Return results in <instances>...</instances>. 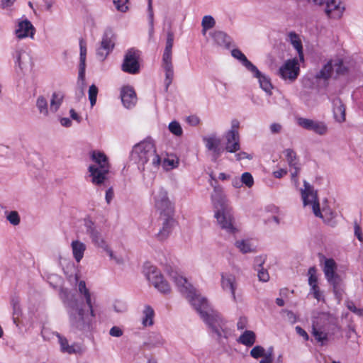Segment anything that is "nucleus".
Returning <instances> with one entry per match:
<instances>
[{
    "label": "nucleus",
    "mask_w": 363,
    "mask_h": 363,
    "mask_svg": "<svg viewBox=\"0 0 363 363\" xmlns=\"http://www.w3.org/2000/svg\"><path fill=\"white\" fill-rule=\"evenodd\" d=\"M169 274L179 291L185 296L201 318L209 325L217 337H220L224 332L225 323L220 314L211 308L206 298L201 296L185 277L173 270L169 272Z\"/></svg>",
    "instance_id": "nucleus-1"
},
{
    "label": "nucleus",
    "mask_w": 363,
    "mask_h": 363,
    "mask_svg": "<svg viewBox=\"0 0 363 363\" xmlns=\"http://www.w3.org/2000/svg\"><path fill=\"white\" fill-rule=\"evenodd\" d=\"M78 290L85 299L87 309H85L83 301L73 296L69 298L67 296L64 300V303L69 316L71 330L74 333L84 334L91 330L95 314L91 303V295L84 281L79 282Z\"/></svg>",
    "instance_id": "nucleus-2"
},
{
    "label": "nucleus",
    "mask_w": 363,
    "mask_h": 363,
    "mask_svg": "<svg viewBox=\"0 0 363 363\" xmlns=\"http://www.w3.org/2000/svg\"><path fill=\"white\" fill-rule=\"evenodd\" d=\"M132 158L144 176L154 174L161 163V158L157 154L155 144L150 139L145 140L133 147Z\"/></svg>",
    "instance_id": "nucleus-3"
},
{
    "label": "nucleus",
    "mask_w": 363,
    "mask_h": 363,
    "mask_svg": "<svg viewBox=\"0 0 363 363\" xmlns=\"http://www.w3.org/2000/svg\"><path fill=\"white\" fill-rule=\"evenodd\" d=\"M211 199L215 211L214 216L220 228L228 234H235L238 229L235 223L232 208L221 191L215 188Z\"/></svg>",
    "instance_id": "nucleus-4"
},
{
    "label": "nucleus",
    "mask_w": 363,
    "mask_h": 363,
    "mask_svg": "<svg viewBox=\"0 0 363 363\" xmlns=\"http://www.w3.org/2000/svg\"><path fill=\"white\" fill-rule=\"evenodd\" d=\"M91 159L95 162V164L89 167L91 182L95 185H101L107 179L110 171L108 158L101 152H93Z\"/></svg>",
    "instance_id": "nucleus-5"
},
{
    "label": "nucleus",
    "mask_w": 363,
    "mask_h": 363,
    "mask_svg": "<svg viewBox=\"0 0 363 363\" xmlns=\"http://www.w3.org/2000/svg\"><path fill=\"white\" fill-rule=\"evenodd\" d=\"M334 325L335 318L332 315L325 313H320L313 320L312 334L323 345L328 340L329 330Z\"/></svg>",
    "instance_id": "nucleus-6"
},
{
    "label": "nucleus",
    "mask_w": 363,
    "mask_h": 363,
    "mask_svg": "<svg viewBox=\"0 0 363 363\" xmlns=\"http://www.w3.org/2000/svg\"><path fill=\"white\" fill-rule=\"evenodd\" d=\"M14 69L17 74L25 76L31 71L33 65L32 57L23 47H17L11 53Z\"/></svg>",
    "instance_id": "nucleus-7"
},
{
    "label": "nucleus",
    "mask_w": 363,
    "mask_h": 363,
    "mask_svg": "<svg viewBox=\"0 0 363 363\" xmlns=\"http://www.w3.org/2000/svg\"><path fill=\"white\" fill-rule=\"evenodd\" d=\"M84 226L85 233L89 235L91 243L94 246L103 249L112 257L113 252L109 248L106 239L97 225L90 218H85L84 220Z\"/></svg>",
    "instance_id": "nucleus-8"
},
{
    "label": "nucleus",
    "mask_w": 363,
    "mask_h": 363,
    "mask_svg": "<svg viewBox=\"0 0 363 363\" xmlns=\"http://www.w3.org/2000/svg\"><path fill=\"white\" fill-rule=\"evenodd\" d=\"M145 276L155 288L160 293L168 294L171 291L170 286L166 280H164L161 272L152 265H146L145 268Z\"/></svg>",
    "instance_id": "nucleus-9"
},
{
    "label": "nucleus",
    "mask_w": 363,
    "mask_h": 363,
    "mask_svg": "<svg viewBox=\"0 0 363 363\" xmlns=\"http://www.w3.org/2000/svg\"><path fill=\"white\" fill-rule=\"evenodd\" d=\"M155 206L160 215L174 213V206L168 197V193L163 187L159 188L154 194Z\"/></svg>",
    "instance_id": "nucleus-10"
},
{
    "label": "nucleus",
    "mask_w": 363,
    "mask_h": 363,
    "mask_svg": "<svg viewBox=\"0 0 363 363\" xmlns=\"http://www.w3.org/2000/svg\"><path fill=\"white\" fill-rule=\"evenodd\" d=\"M139 58L140 52L138 50L133 48L128 50L124 56L121 65L122 70L131 74H138L140 71Z\"/></svg>",
    "instance_id": "nucleus-11"
},
{
    "label": "nucleus",
    "mask_w": 363,
    "mask_h": 363,
    "mask_svg": "<svg viewBox=\"0 0 363 363\" xmlns=\"http://www.w3.org/2000/svg\"><path fill=\"white\" fill-rule=\"evenodd\" d=\"M303 184L304 189H301V196L303 205H312L313 211L315 216L317 217H322L316 193L314 191L313 186L306 181H304Z\"/></svg>",
    "instance_id": "nucleus-12"
},
{
    "label": "nucleus",
    "mask_w": 363,
    "mask_h": 363,
    "mask_svg": "<svg viewBox=\"0 0 363 363\" xmlns=\"http://www.w3.org/2000/svg\"><path fill=\"white\" fill-rule=\"evenodd\" d=\"M35 30V28L28 18H22L16 21L14 34L18 40L27 38L33 39Z\"/></svg>",
    "instance_id": "nucleus-13"
},
{
    "label": "nucleus",
    "mask_w": 363,
    "mask_h": 363,
    "mask_svg": "<svg viewBox=\"0 0 363 363\" xmlns=\"http://www.w3.org/2000/svg\"><path fill=\"white\" fill-rule=\"evenodd\" d=\"M299 71L300 68L298 60L294 58L285 62L279 68V74L284 80L294 82L298 77Z\"/></svg>",
    "instance_id": "nucleus-14"
},
{
    "label": "nucleus",
    "mask_w": 363,
    "mask_h": 363,
    "mask_svg": "<svg viewBox=\"0 0 363 363\" xmlns=\"http://www.w3.org/2000/svg\"><path fill=\"white\" fill-rule=\"evenodd\" d=\"M297 123L303 128L313 131L320 135H325L328 132V126L323 121L306 118H298L297 119Z\"/></svg>",
    "instance_id": "nucleus-15"
},
{
    "label": "nucleus",
    "mask_w": 363,
    "mask_h": 363,
    "mask_svg": "<svg viewBox=\"0 0 363 363\" xmlns=\"http://www.w3.org/2000/svg\"><path fill=\"white\" fill-rule=\"evenodd\" d=\"M174 213L168 215H160V219L162 221V228L157 234L159 240H163L166 239L171 233L174 225L175 220L173 218Z\"/></svg>",
    "instance_id": "nucleus-16"
},
{
    "label": "nucleus",
    "mask_w": 363,
    "mask_h": 363,
    "mask_svg": "<svg viewBox=\"0 0 363 363\" xmlns=\"http://www.w3.org/2000/svg\"><path fill=\"white\" fill-rule=\"evenodd\" d=\"M166 343L163 336L157 332H151L143 342V347L147 350L163 347Z\"/></svg>",
    "instance_id": "nucleus-17"
},
{
    "label": "nucleus",
    "mask_w": 363,
    "mask_h": 363,
    "mask_svg": "<svg viewBox=\"0 0 363 363\" xmlns=\"http://www.w3.org/2000/svg\"><path fill=\"white\" fill-rule=\"evenodd\" d=\"M220 285L225 291H229L234 300H235L236 278L235 276L230 272H222L220 274Z\"/></svg>",
    "instance_id": "nucleus-18"
},
{
    "label": "nucleus",
    "mask_w": 363,
    "mask_h": 363,
    "mask_svg": "<svg viewBox=\"0 0 363 363\" xmlns=\"http://www.w3.org/2000/svg\"><path fill=\"white\" fill-rule=\"evenodd\" d=\"M80 46V62H79V76L78 80L79 82H82V88L79 91V96H84V81H85V69H86V48L85 43L81 40L79 42Z\"/></svg>",
    "instance_id": "nucleus-19"
},
{
    "label": "nucleus",
    "mask_w": 363,
    "mask_h": 363,
    "mask_svg": "<svg viewBox=\"0 0 363 363\" xmlns=\"http://www.w3.org/2000/svg\"><path fill=\"white\" fill-rule=\"evenodd\" d=\"M226 140L225 150L229 152H235L240 149V135L238 132L235 130H228L225 134Z\"/></svg>",
    "instance_id": "nucleus-20"
},
{
    "label": "nucleus",
    "mask_w": 363,
    "mask_h": 363,
    "mask_svg": "<svg viewBox=\"0 0 363 363\" xmlns=\"http://www.w3.org/2000/svg\"><path fill=\"white\" fill-rule=\"evenodd\" d=\"M121 98L126 108H132L137 103L136 94L133 87L127 86L122 88Z\"/></svg>",
    "instance_id": "nucleus-21"
},
{
    "label": "nucleus",
    "mask_w": 363,
    "mask_h": 363,
    "mask_svg": "<svg viewBox=\"0 0 363 363\" xmlns=\"http://www.w3.org/2000/svg\"><path fill=\"white\" fill-rule=\"evenodd\" d=\"M333 116L336 122L342 123L345 121V107L339 97L331 99Z\"/></svg>",
    "instance_id": "nucleus-22"
},
{
    "label": "nucleus",
    "mask_w": 363,
    "mask_h": 363,
    "mask_svg": "<svg viewBox=\"0 0 363 363\" xmlns=\"http://www.w3.org/2000/svg\"><path fill=\"white\" fill-rule=\"evenodd\" d=\"M253 76L258 79L260 88L264 91L268 95L272 94L273 89L270 79L265 74H262L258 69L256 71H250Z\"/></svg>",
    "instance_id": "nucleus-23"
},
{
    "label": "nucleus",
    "mask_w": 363,
    "mask_h": 363,
    "mask_svg": "<svg viewBox=\"0 0 363 363\" xmlns=\"http://www.w3.org/2000/svg\"><path fill=\"white\" fill-rule=\"evenodd\" d=\"M56 336L58 338V342L60 345V349L62 352L68 354H75L81 350V347L78 344L69 345L68 340L66 337L62 336L60 333H56Z\"/></svg>",
    "instance_id": "nucleus-24"
},
{
    "label": "nucleus",
    "mask_w": 363,
    "mask_h": 363,
    "mask_svg": "<svg viewBox=\"0 0 363 363\" xmlns=\"http://www.w3.org/2000/svg\"><path fill=\"white\" fill-rule=\"evenodd\" d=\"M162 67L165 72L164 84L165 89L167 90L174 78V69L172 59H162Z\"/></svg>",
    "instance_id": "nucleus-25"
},
{
    "label": "nucleus",
    "mask_w": 363,
    "mask_h": 363,
    "mask_svg": "<svg viewBox=\"0 0 363 363\" xmlns=\"http://www.w3.org/2000/svg\"><path fill=\"white\" fill-rule=\"evenodd\" d=\"M213 42L218 46L228 48L230 45V38L223 31L215 30L210 33Z\"/></svg>",
    "instance_id": "nucleus-26"
},
{
    "label": "nucleus",
    "mask_w": 363,
    "mask_h": 363,
    "mask_svg": "<svg viewBox=\"0 0 363 363\" xmlns=\"http://www.w3.org/2000/svg\"><path fill=\"white\" fill-rule=\"evenodd\" d=\"M231 55L234 58L240 60L248 71L257 72V67L248 60L246 56L239 49H233L231 51Z\"/></svg>",
    "instance_id": "nucleus-27"
},
{
    "label": "nucleus",
    "mask_w": 363,
    "mask_h": 363,
    "mask_svg": "<svg viewBox=\"0 0 363 363\" xmlns=\"http://www.w3.org/2000/svg\"><path fill=\"white\" fill-rule=\"evenodd\" d=\"M72 254L77 262H79L84 257L86 245L81 241L74 240L71 243Z\"/></svg>",
    "instance_id": "nucleus-28"
},
{
    "label": "nucleus",
    "mask_w": 363,
    "mask_h": 363,
    "mask_svg": "<svg viewBox=\"0 0 363 363\" xmlns=\"http://www.w3.org/2000/svg\"><path fill=\"white\" fill-rule=\"evenodd\" d=\"M288 38L291 44L297 50L300 60H303L302 43L298 35L294 32H290Z\"/></svg>",
    "instance_id": "nucleus-29"
},
{
    "label": "nucleus",
    "mask_w": 363,
    "mask_h": 363,
    "mask_svg": "<svg viewBox=\"0 0 363 363\" xmlns=\"http://www.w3.org/2000/svg\"><path fill=\"white\" fill-rule=\"evenodd\" d=\"M155 311L150 306H145L143 311L142 324L143 326H152L154 323Z\"/></svg>",
    "instance_id": "nucleus-30"
},
{
    "label": "nucleus",
    "mask_w": 363,
    "mask_h": 363,
    "mask_svg": "<svg viewBox=\"0 0 363 363\" xmlns=\"http://www.w3.org/2000/svg\"><path fill=\"white\" fill-rule=\"evenodd\" d=\"M235 246L243 254L251 253L255 251L254 246L248 239L237 240L235 242Z\"/></svg>",
    "instance_id": "nucleus-31"
},
{
    "label": "nucleus",
    "mask_w": 363,
    "mask_h": 363,
    "mask_svg": "<svg viewBox=\"0 0 363 363\" xmlns=\"http://www.w3.org/2000/svg\"><path fill=\"white\" fill-rule=\"evenodd\" d=\"M256 341V335L255 333L252 330H245L238 339V342L241 344L251 347L252 346Z\"/></svg>",
    "instance_id": "nucleus-32"
},
{
    "label": "nucleus",
    "mask_w": 363,
    "mask_h": 363,
    "mask_svg": "<svg viewBox=\"0 0 363 363\" xmlns=\"http://www.w3.org/2000/svg\"><path fill=\"white\" fill-rule=\"evenodd\" d=\"M64 99V94L62 92H54L52 94V98L50 104V111L52 113H56L60 108L62 101Z\"/></svg>",
    "instance_id": "nucleus-33"
},
{
    "label": "nucleus",
    "mask_w": 363,
    "mask_h": 363,
    "mask_svg": "<svg viewBox=\"0 0 363 363\" xmlns=\"http://www.w3.org/2000/svg\"><path fill=\"white\" fill-rule=\"evenodd\" d=\"M36 107L40 115L44 117L49 116L50 108L48 107V101L43 96H39L36 99Z\"/></svg>",
    "instance_id": "nucleus-34"
},
{
    "label": "nucleus",
    "mask_w": 363,
    "mask_h": 363,
    "mask_svg": "<svg viewBox=\"0 0 363 363\" xmlns=\"http://www.w3.org/2000/svg\"><path fill=\"white\" fill-rule=\"evenodd\" d=\"M337 265L334 259H325L323 267V272L326 279H329V277H333V275L336 274L335 272Z\"/></svg>",
    "instance_id": "nucleus-35"
},
{
    "label": "nucleus",
    "mask_w": 363,
    "mask_h": 363,
    "mask_svg": "<svg viewBox=\"0 0 363 363\" xmlns=\"http://www.w3.org/2000/svg\"><path fill=\"white\" fill-rule=\"evenodd\" d=\"M333 70V65L332 61L328 62L316 74V79H323L328 80L330 78Z\"/></svg>",
    "instance_id": "nucleus-36"
},
{
    "label": "nucleus",
    "mask_w": 363,
    "mask_h": 363,
    "mask_svg": "<svg viewBox=\"0 0 363 363\" xmlns=\"http://www.w3.org/2000/svg\"><path fill=\"white\" fill-rule=\"evenodd\" d=\"M203 141L205 143L206 147L209 151H211L212 150H216L217 147H218L220 144V140L215 135L203 137Z\"/></svg>",
    "instance_id": "nucleus-37"
},
{
    "label": "nucleus",
    "mask_w": 363,
    "mask_h": 363,
    "mask_svg": "<svg viewBox=\"0 0 363 363\" xmlns=\"http://www.w3.org/2000/svg\"><path fill=\"white\" fill-rule=\"evenodd\" d=\"M174 43V34L171 31L167 32L166 46L163 52L162 59H172V49Z\"/></svg>",
    "instance_id": "nucleus-38"
},
{
    "label": "nucleus",
    "mask_w": 363,
    "mask_h": 363,
    "mask_svg": "<svg viewBox=\"0 0 363 363\" xmlns=\"http://www.w3.org/2000/svg\"><path fill=\"white\" fill-rule=\"evenodd\" d=\"M216 25V21L213 16L210 15L204 16L201 21L203 35L206 34L208 30L213 28Z\"/></svg>",
    "instance_id": "nucleus-39"
},
{
    "label": "nucleus",
    "mask_w": 363,
    "mask_h": 363,
    "mask_svg": "<svg viewBox=\"0 0 363 363\" xmlns=\"http://www.w3.org/2000/svg\"><path fill=\"white\" fill-rule=\"evenodd\" d=\"M255 263L258 264L259 267H261V269H257V276L259 278V280L263 282H267L269 279V275L268 274V272L262 267V265L263 262H262L260 258H256L255 259Z\"/></svg>",
    "instance_id": "nucleus-40"
},
{
    "label": "nucleus",
    "mask_w": 363,
    "mask_h": 363,
    "mask_svg": "<svg viewBox=\"0 0 363 363\" xmlns=\"http://www.w3.org/2000/svg\"><path fill=\"white\" fill-rule=\"evenodd\" d=\"M284 153L286 157V161L290 167H296V165L299 164L298 160L296 157V154L293 150L286 149L284 150Z\"/></svg>",
    "instance_id": "nucleus-41"
},
{
    "label": "nucleus",
    "mask_w": 363,
    "mask_h": 363,
    "mask_svg": "<svg viewBox=\"0 0 363 363\" xmlns=\"http://www.w3.org/2000/svg\"><path fill=\"white\" fill-rule=\"evenodd\" d=\"M7 220L13 225H18L21 222L18 213L16 211H6Z\"/></svg>",
    "instance_id": "nucleus-42"
},
{
    "label": "nucleus",
    "mask_w": 363,
    "mask_h": 363,
    "mask_svg": "<svg viewBox=\"0 0 363 363\" xmlns=\"http://www.w3.org/2000/svg\"><path fill=\"white\" fill-rule=\"evenodd\" d=\"M12 306H13V323L16 326H18V318L21 315V308L20 305L17 300L12 301Z\"/></svg>",
    "instance_id": "nucleus-43"
},
{
    "label": "nucleus",
    "mask_w": 363,
    "mask_h": 363,
    "mask_svg": "<svg viewBox=\"0 0 363 363\" xmlns=\"http://www.w3.org/2000/svg\"><path fill=\"white\" fill-rule=\"evenodd\" d=\"M308 284L311 287L318 285V277L316 276V269L315 267H311L308 269Z\"/></svg>",
    "instance_id": "nucleus-44"
},
{
    "label": "nucleus",
    "mask_w": 363,
    "mask_h": 363,
    "mask_svg": "<svg viewBox=\"0 0 363 363\" xmlns=\"http://www.w3.org/2000/svg\"><path fill=\"white\" fill-rule=\"evenodd\" d=\"M169 131L176 136H181L183 133L180 124L177 121H172L168 126Z\"/></svg>",
    "instance_id": "nucleus-45"
},
{
    "label": "nucleus",
    "mask_w": 363,
    "mask_h": 363,
    "mask_svg": "<svg viewBox=\"0 0 363 363\" xmlns=\"http://www.w3.org/2000/svg\"><path fill=\"white\" fill-rule=\"evenodd\" d=\"M113 310L118 313H123L127 311L128 306L125 301L116 300L113 305Z\"/></svg>",
    "instance_id": "nucleus-46"
},
{
    "label": "nucleus",
    "mask_w": 363,
    "mask_h": 363,
    "mask_svg": "<svg viewBox=\"0 0 363 363\" xmlns=\"http://www.w3.org/2000/svg\"><path fill=\"white\" fill-rule=\"evenodd\" d=\"M97 94L98 88L94 84L91 85L89 89V99L91 106H94L96 104Z\"/></svg>",
    "instance_id": "nucleus-47"
},
{
    "label": "nucleus",
    "mask_w": 363,
    "mask_h": 363,
    "mask_svg": "<svg viewBox=\"0 0 363 363\" xmlns=\"http://www.w3.org/2000/svg\"><path fill=\"white\" fill-rule=\"evenodd\" d=\"M241 182L247 187L250 188L254 184V179L250 172H244L241 176Z\"/></svg>",
    "instance_id": "nucleus-48"
},
{
    "label": "nucleus",
    "mask_w": 363,
    "mask_h": 363,
    "mask_svg": "<svg viewBox=\"0 0 363 363\" xmlns=\"http://www.w3.org/2000/svg\"><path fill=\"white\" fill-rule=\"evenodd\" d=\"M250 355L255 359L264 357V348L260 345H256L250 350Z\"/></svg>",
    "instance_id": "nucleus-49"
},
{
    "label": "nucleus",
    "mask_w": 363,
    "mask_h": 363,
    "mask_svg": "<svg viewBox=\"0 0 363 363\" xmlns=\"http://www.w3.org/2000/svg\"><path fill=\"white\" fill-rule=\"evenodd\" d=\"M116 9L121 12H126L128 9V0H113Z\"/></svg>",
    "instance_id": "nucleus-50"
},
{
    "label": "nucleus",
    "mask_w": 363,
    "mask_h": 363,
    "mask_svg": "<svg viewBox=\"0 0 363 363\" xmlns=\"http://www.w3.org/2000/svg\"><path fill=\"white\" fill-rule=\"evenodd\" d=\"M160 164L165 170H169L177 167L179 162L174 160L164 159Z\"/></svg>",
    "instance_id": "nucleus-51"
},
{
    "label": "nucleus",
    "mask_w": 363,
    "mask_h": 363,
    "mask_svg": "<svg viewBox=\"0 0 363 363\" xmlns=\"http://www.w3.org/2000/svg\"><path fill=\"white\" fill-rule=\"evenodd\" d=\"M101 47L103 48H106V50H109L110 52L112 50L113 48V43H112V40L110 37L107 34H105L102 38V40L101 42Z\"/></svg>",
    "instance_id": "nucleus-52"
},
{
    "label": "nucleus",
    "mask_w": 363,
    "mask_h": 363,
    "mask_svg": "<svg viewBox=\"0 0 363 363\" xmlns=\"http://www.w3.org/2000/svg\"><path fill=\"white\" fill-rule=\"evenodd\" d=\"M327 281L333 287L343 285L342 279L338 274L333 275V277H329V279H327Z\"/></svg>",
    "instance_id": "nucleus-53"
},
{
    "label": "nucleus",
    "mask_w": 363,
    "mask_h": 363,
    "mask_svg": "<svg viewBox=\"0 0 363 363\" xmlns=\"http://www.w3.org/2000/svg\"><path fill=\"white\" fill-rule=\"evenodd\" d=\"M333 65V69H335L337 74H343L346 72V67L344 66L342 60H337Z\"/></svg>",
    "instance_id": "nucleus-54"
},
{
    "label": "nucleus",
    "mask_w": 363,
    "mask_h": 363,
    "mask_svg": "<svg viewBox=\"0 0 363 363\" xmlns=\"http://www.w3.org/2000/svg\"><path fill=\"white\" fill-rule=\"evenodd\" d=\"M294 170L291 172V181L294 183L295 186H298V175L300 172V165H296V167H291Z\"/></svg>",
    "instance_id": "nucleus-55"
},
{
    "label": "nucleus",
    "mask_w": 363,
    "mask_h": 363,
    "mask_svg": "<svg viewBox=\"0 0 363 363\" xmlns=\"http://www.w3.org/2000/svg\"><path fill=\"white\" fill-rule=\"evenodd\" d=\"M110 53V51L106 50V48H103L102 47H99L97 49L96 55L99 60H104L108 55Z\"/></svg>",
    "instance_id": "nucleus-56"
},
{
    "label": "nucleus",
    "mask_w": 363,
    "mask_h": 363,
    "mask_svg": "<svg viewBox=\"0 0 363 363\" xmlns=\"http://www.w3.org/2000/svg\"><path fill=\"white\" fill-rule=\"evenodd\" d=\"M311 293L313 294V297L318 301L323 300V296L318 285L311 287Z\"/></svg>",
    "instance_id": "nucleus-57"
},
{
    "label": "nucleus",
    "mask_w": 363,
    "mask_h": 363,
    "mask_svg": "<svg viewBox=\"0 0 363 363\" xmlns=\"http://www.w3.org/2000/svg\"><path fill=\"white\" fill-rule=\"evenodd\" d=\"M147 10L149 16V23L151 29H152L154 25V13L152 10V0H148Z\"/></svg>",
    "instance_id": "nucleus-58"
},
{
    "label": "nucleus",
    "mask_w": 363,
    "mask_h": 363,
    "mask_svg": "<svg viewBox=\"0 0 363 363\" xmlns=\"http://www.w3.org/2000/svg\"><path fill=\"white\" fill-rule=\"evenodd\" d=\"M347 307L350 311L358 315L359 316H363V309L357 308L352 302H348Z\"/></svg>",
    "instance_id": "nucleus-59"
},
{
    "label": "nucleus",
    "mask_w": 363,
    "mask_h": 363,
    "mask_svg": "<svg viewBox=\"0 0 363 363\" xmlns=\"http://www.w3.org/2000/svg\"><path fill=\"white\" fill-rule=\"evenodd\" d=\"M123 334V330L118 326H113L109 330V335L112 337H121Z\"/></svg>",
    "instance_id": "nucleus-60"
},
{
    "label": "nucleus",
    "mask_w": 363,
    "mask_h": 363,
    "mask_svg": "<svg viewBox=\"0 0 363 363\" xmlns=\"http://www.w3.org/2000/svg\"><path fill=\"white\" fill-rule=\"evenodd\" d=\"M354 235H355V236L357 238V239H358L360 242H362V240H363V237H362V234L361 228H360V226H359V225L357 223V221H354Z\"/></svg>",
    "instance_id": "nucleus-61"
},
{
    "label": "nucleus",
    "mask_w": 363,
    "mask_h": 363,
    "mask_svg": "<svg viewBox=\"0 0 363 363\" xmlns=\"http://www.w3.org/2000/svg\"><path fill=\"white\" fill-rule=\"evenodd\" d=\"M333 292L337 299L340 301L343 295V285L333 287Z\"/></svg>",
    "instance_id": "nucleus-62"
},
{
    "label": "nucleus",
    "mask_w": 363,
    "mask_h": 363,
    "mask_svg": "<svg viewBox=\"0 0 363 363\" xmlns=\"http://www.w3.org/2000/svg\"><path fill=\"white\" fill-rule=\"evenodd\" d=\"M247 320L245 317H240L237 323L238 330H243L247 327Z\"/></svg>",
    "instance_id": "nucleus-63"
},
{
    "label": "nucleus",
    "mask_w": 363,
    "mask_h": 363,
    "mask_svg": "<svg viewBox=\"0 0 363 363\" xmlns=\"http://www.w3.org/2000/svg\"><path fill=\"white\" fill-rule=\"evenodd\" d=\"M187 122L193 126H196L200 123V119L196 116H190L187 118Z\"/></svg>",
    "instance_id": "nucleus-64"
}]
</instances>
